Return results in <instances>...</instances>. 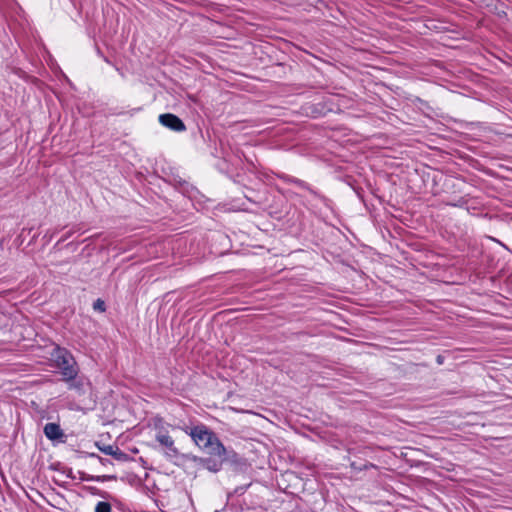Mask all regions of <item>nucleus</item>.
Listing matches in <instances>:
<instances>
[{
  "instance_id": "nucleus-1",
  "label": "nucleus",
  "mask_w": 512,
  "mask_h": 512,
  "mask_svg": "<svg viewBox=\"0 0 512 512\" xmlns=\"http://www.w3.org/2000/svg\"><path fill=\"white\" fill-rule=\"evenodd\" d=\"M185 432L193 439L194 443L205 453L221 458H225L226 449L216 434L205 425H197Z\"/></svg>"
},
{
  "instance_id": "nucleus-10",
  "label": "nucleus",
  "mask_w": 512,
  "mask_h": 512,
  "mask_svg": "<svg viewBox=\"0 0 512 512\" xmlns=\"http://www.w3.org/2000/svg\"><path fill=\"white\" fill-rule=\"evenodd\" d=\"M104 452L107 454H112V447L109 446L107 449L104 450Z\"/></svg>"
},
{
  "instance_id": "nucleus-5",
  "label": "nucleus",
  "mask_w": 512,
  "mask_h": 512,
  "mask_svg": "<svg viewBox=\"0 0 512 512\" xmlns=\"http://www.w3.org/2000/svg\"><path fill=\"white\" fill-rule=\"evenodd\" d=\"M44 434L50 440H57L63 436L60 426L56 423H47L44 427Z\"/></svg>"
},
{
  "instance_id": "nucleus-4",
  "label": "nucleus",
  "mask_w": 512,
  "mask_h": 512,
  "mask_svg": "<svg viewBox=\"0 0 512 512\" xmlns=\"http://www.w3.org/2000/svg\"><path fill=\"white\" fill-rule=\"evenodd\" d=\"M159 122L164 127L175 132H183L186 130V126L183 121L178 116L171 113L161 114L159 116Z\"/></svg>"
},
{
  "instance_id": "nucleus-8",
  "label": "nucleus",
  "mask_w": 512,
  "mask_h": 512,
  "mask_svg": "<svg viewBox=\"0 0 512 512\" xmlns=\"http://www.w3.org/2000/svg\"><path fill=\"white\" fill-rule=\"evenodd\" d=\"M93 307L95 310H98L101 312L105 311V303H104V301H102L100 299H98L94 302Z\"/></svg>"
},
{
  "instance_id": "nucleus-2",
  "label": "nucleus",
  "mask_w": 512,
  "mask_h": 512,
  "mask_svg": "<svg viewBox=\"0 0 512 512\" xmlns=\"http://www.w3.org/2000/svg\"><path fill=\"white\" fill-rule=\"evenodd\" d=\"M53 357L66 381H70L76 377L78 370L72 355L67 350L57 348Z\"/></svg>"
},
{
  "instance_id": "nucleus-7",
  "label": "nucleus",
  "mask_w": 512,
  "mask_h": 512,
  "mask_svg": "<svg viewBox=\"0 0 512 512\" xmlns=\"http://www.w3.org/2000/svg\"><path fill=\"white\" fill-rule=\"evenodd\" d=\"M95 512H111V505L108 502H98L95 507Z\"/></svg>"
},
{
  "instance_id": "nucleus-9",
  "label": "nucleus",
  "mask_w": 512,
  "mask_h": 512,
  "mask_svg": "<svg viewBox=\"0 0 512 512\" xmlns=\"http://www.w3.org/2000/svg\"><path fill=\"white\" fill-rule=\"evenodd\" d=\"M69 382V389H76L80 390L82 383L80 381H74V379L68 381Z\"/></svg>"
},
{
  "instance_id": "nucleus-3",
  "label": "nucleus",
  "mask_w": 512,
  "mask_h": 512,
  "mask_svg": "<svg viewBox=\"0 0 512 512\" xmlns=\"http://www.w3.org/2000/svg\"><path fill=\"white\" fill-rule=\"evenodd\" d=\"M157 442L165 448L164 454L168 459H173L179 455L178 449L175 447L173 438L164 431H158L155 436Z\"/></svg>"
},
{
  "instance_id": "nucleus-6",
  "label": "nucleus",
  "mask_w": 512,
  "mask_h": 512,
  "mask_svg": "<svg viewBox=\"0 0 512 512\" xmlns=\"http://www.w3.org/2000/svg\"><path fill=\"white\" fill-rule=\"evenodd\" d=\"M201 463L212 472H217L221 467V462H216L211 459H201Z\"/></svg>"
}]
</instances>
